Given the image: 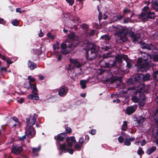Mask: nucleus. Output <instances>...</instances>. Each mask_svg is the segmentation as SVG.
Here are the masks:
<instances>
[{
    "mask_svg": "<svg viewBox=\"0 0 158 158\" xmlns=\"http://www.w3.org/2000/svg\"><path fill=\"white\" fill-rule=\"evenodd\" d=\"M84 138L83 137H81L79 139V143L82 144L84 143Z\"/></svg>",
    "mask_w": 158,
    "mask_h": 158,
    "instance_id": "4d7b16f0",
    "label": "nucleus"
},
{
    "mask_svg": "<svg viewBox=\"0 0 158 158\" xmlns=\"http://www.w3.org/2000/svg\"><path fill=\"white\" fill-rule=\"evenodd\" d=\"M143 9V12H147V11L149 10V7L147 6H145Z\"/></svg>",
    "mask_w": 158,
    "mask_h": 158,
    "instance_id": "6e6d98bb",
    "label": "nucleus"
},
{
    "mask_svg": "<svg viewBox=\"0 0 158 158\" xmlns=\"http://www.w3.org/2000/svg\"><path fill=\"white\" fill-rule=\"evenodd\" d=\"M89 137L88 135H85V140L88 142L89 140Z\"/></svg>",
    "mask_w": 158,
    "mask_h": 158,
    "instance_id": "774afa93",
    "label": "nucleus"
},
{
    "mask_svg": "<svg viewBox=\"0 0 158 158\" xmlns=\"http://www.w3.org/2000/svg\"><path fill=\"white\" fill-rule=\"evenodd\" d=\"M61 48L64 50L61 51L64 54H67L69 53L72 49L71 48V50L67 51L66 49L67 48V45L64 43H62L60 45Z\"/></svg>",
    "mask_w": 158,
    "mask_h": 158,
    "instance_id": "a211bd4d",
    "label": "nucleus"
},
{
    "mask_svg": "<svg viewBox=\"0 0 158 158\" xmlns=\"http://www.w3.org/2000/svg\"><path fill=\"white\" fill-rule=\"evenodd\" d=\"M66 141L67 143V146L71 148L72 147L73 143L76 142L75 137L73 136L70 137H67L66 139Z\"/></svg>",
    "mask_w": 158,
    "mask_h": 158,
    "instance_id": "f8f14e48",
    "label": "nucleus"
},
{
    "mask_svg": "<svg viewBox=\"0 0 158 158\" xmlns=\"http://www.w3.org/2000/svg\"><path fill=\"white\" fill-rule=\"evenodd\" d=\"M26 119L27 127H32L35 123L36 118L35 116L31 115L26 118Z\"/></svg>",
    "mask_w": 158,
    "mask_h": 158,
    "instance_id": "6e6552de",
    "label": "nucleus"
},
{
    "mask_svg": "<svg viewBox=\"0 0 158 158\" xmlns=\"http://www.w3.org/2000/svg\"><path fill=\"white\" fill-rule=\"evenodd\" d=\"M144 90V89H137L138 90L135 92V94L136 95H138V94L139 100H142V99L144 98L143 97H145V100L146 101V97L145 95L142 94L141 92L142 91Z\"/></svg>",
    "mask_w": 158,
    "mask_h": 158,
    "instance_id": "dca6fc26",
    "label": "nucleus"
},
{
    "mask_svg": "<svg viewBox=\"0 0 158 158\" xmlns=\"http://www.w3.org/2000/svg\"><path fill=\"white\" fill-rule=\"evenodd\" d=\"M53 50H55L56 49H59L60 48V47L59 46H57L56 45L54 44L53 46Z\"/></svg>",
    "mask_w": 158,
    "mask_h": 158,
    "instance_id": "052dcab7",
    "label": "nucleus"
},
{
    "mask_svg": "<svg viewBox=\"0 0 158 158\" xmlns=\"http://www.w3.org/2000/svg\"><path fill=\"white\" fill-rule=\"evenodd\" d=\"M83 47L85 48H84L85 49L87 50L86 53L87 59L91 60L95 59L97 56L99 47L89 42H87L84 44Z\"/></svg>",
    "mask_w": 158,
    "mask_h": 158,
    "instance_id": "f03ea898",
    "label": "nucleus"
},
{
    "mask_svg": "<svg viewBox=\"0 0 158 158\" xmlns=\"http://www.w3.org/2000/svg\"><path fill=\"white\" fill-rule=\"evenodd\" d=\"M127 123L126 121H125L123 122V124L122 125V130L123 131H126L127 130Z\"/></svg>",
    "mask_w": 158,
    "mask_h": 158,
    "instance_id": "c85d7f7f",
    "label": "nucleus"
},
{
    "mask_svg": "<svg viewBox=\"0 0 158 158\" xmlns=\"http://www.w3.org/2000/svg\"><path fill=\"white\" fill-rule=\"evenodd\" d=\"M150 76L149 74L147 73L145 75H143V78L142 81H147L149 80L150 78Z\"/></svg>",
    "mask_w": 158,
    "mask_h": 158,
    "instance_id": "72a5a7b5",
    "label": "nucleus"
},
{
    "mask_svg": "<svg viewBox=\"0 0 158 158\" xmlns=\"http://www.w3.org/2000/svg\"><path fill=\"white\" fill-rule=\"evenodd\" d=\"M38 89H32V94L28 95L27 97L30 99L38 100L39 99V97L38 95Z\"/></svg>",
    "mask_w": 158,
    "mask_h": 158,
    "instance_id": "9d476101",
    "label": "nucleus"
},
{
    "mask_svg": "<svg viewBox=\"0 0 158 158\" xmlns=\"http://www.w3.org/2000/svg\"><path fill=\"white\" fill-rule=\"evenodd\" d=\"M60 146V150L63 152L65 153L66 151V147L67 145H66L65 143H64L62 144H58V146Z\"/></svg>",
    "mask_w": 158,
    "mask_h": 158,
    "instance_id": "b1692460",
    "label": "nucleus"
},
{
    "mask_svg": "<svg viewBox=\"0 0 158 158\" xmlns=\"http://www.w3.org/2000/svg\"><path fill=\"white\" fill-rule=\"evenodd\" d=\"M148 19H152L155 16V13L153 12L149 11L148 12Z\"/></svg>",
    "mask_w": 158,
    "mask_h": 158,
    "instance_id": "c756f323",
    "label": "nucleus"
},
{
    "mask_svg": "<svg viewBox=\"0 0 158 158\" xmlns=\"http://www.w3.org/2000/svg\"><path fill=\"white\" fill-rule=\"evenodd\" d=\"M125 61L127 63V67L129 68H130L132 67V65L131 63V60H130L128 59V57H127V58L126 59Z\"/></svg>",
    "mask_w": 158,
    "mask_h": 158,
    "instance_id": "7c9ffc66",
    "label": "nucleus"
},
{
    "mask_svg": "<svg viewBox=\"0 0 158 158\" xmlns=\"http://www.w3.org/2000/svg\"><path fill=\"white\" fill-rule=\"evenodd\" d=\"M132 100L135 103H137L139 102V98L136 96H133L131 98Z\"/></svg>",
    "mask_w": 158,
    "mask_h": 158,
    "instance_id": "e433bc0d",
    "label": "nucleus"
},
{
    "mask_svg": "<svg viewBox=\"0 0 158 158\" xmlns=\"http://www.w3.org/2000/svg\"><path fill=\"white\" fill-rule=\"evenodd\" d=\"M31 89H36V87L35 84H33L30 86Z\"/></svg>",
    "mask_w": 158,
    "mask_h": 158,
    "instance_id": "e2e57ef3",
    "label": "nucleus"
},
{
    "mask_svg": "<svg viewBox=\"0 0 158 158\" xmlns=\"http://www.w3.org/2000/svg\"><path fill=\"white\" fill-rule=\"evenodd\" d=\"M95 33V31L94 30H92L90 31L88 33V35L89 36L93 35Z\"/></svg>",
    "mask_w": 158,
    "mask_h": 158,
    "instance_id": "864d4df0",
    "label": "nucleus"
},
{
    "mask_svg": "<svg viewBox=\"0 0 158 158\" xmlns=\"http://www.w3.org/2000/svg\"><path fill=\"white\" fill-rule=\"evenodd\" d=\"M27 136L26 135V134L24 135H23L22 137H19V139L20 140H24L26 138V136Z\"/></svg>",
    "mask_w": 158,
    "mask_h": 158,
    "instance_id": "8fccbe9b",
    "label": "nucleus"
},
{
    "mask_svg": "<svg viewBox=\"0 0 158 158\" xmlns=\"http://www.w3.org/2000/svg\"><path fill=\"white\" fill-rule=\"evenodd\" d=\"M156 102L158 104V95L156 98ZM153 117L155 118V121L158 125V107L155 109L152 114Z\"/></svg>",
    "mask_w": 158,
    "mask_h": 158,
    "instance_id": "4468645a",
    "label": "nucleus"
},
{
    "mask_svg": "<svg viewBox=\"0 0 158 158\" xmlns=\"http://www.w3.org/2000/svg\"><path fill=\"white\" fill-rule=\"evenodd\" d=\"M116 65V61L115 60H110L109 62L105 63V66L106 67L110 68L114 67Z\"/></svg>",
    "mask_w": 158,
    "mask_h": 158,
    "instance_id": "6ab92c4d",
    "label": "nucleus"
},
{
    "mask_svg": "<svg viewBox=\"0 0 158 158\" xmlns=\"http://www.w3.org/2000/svg\"><path fill=\"white\" fill-rule=\"evenodd\" d=\"M124 143L125 145L127 146H130L131 144V143L130 142V140H129V139L127 138L125 139L124 141Z\"/></svg>",
    "mask_w": 158,
    "mask_h": 158,
    "instance_id": "f704fd0d",
    "label": "nucleus"
},
{
    "mask_svg": "<svg viewBox=\"0 0 158 158\" xmlns=\"http://www.w3.org/2000/svg\"><path fill=\"white\" fill-rule=\"evenodd\" d=\"M152 6L156 11L158 10V1L157 0H152Z\"/></svg>",
    "mask_w": 158,
    "mask_h": 158,
    "instance_id": "412c9836",
    "label": "nucleus"
},
{
    "mask_svg": "<svg viewBox=\"0 0 158 158\" xmlns=\"http://www.w3.org/2000/svg\"><path fill=\"white\" fill-rule=\"evenodd\" d=\"M110 82L111 83H114L116 82L117 85L122 84L121 79L118 77H113L110 79Z\"/></svg>",
    "mask_w": 158,
    "mask_h": 158,
    "instance_id": "f3484780",
    "label": "nucleus"
},
{
    "mask_svg": "<svg viewBox=\"0 0 158 158\" xmlns=\"http://www.w3.org/2000/svg\"><path fill=\"white\" fill-rule=\"evenodd\" d=\"M0 58L2 59V60H6V57L4 55H2L0 53Z\"/></svg>",
    "mask_w": 158,
    "mask_h": 158,
    "instance_id": "680f3d73",
    "label": "nucleus"
},
{
    "mask_svg": "<svg viewBox=\"0 0 158 158\" xmlns=\"http://www.w3.org/2000/svg\"><path fill=\"white\" fill-rule=\"evenodd\" d=\"M148 12H143L140 16V18L143 21H144L148 19Z\"/></svg>",
    "mask_w": 158,
    "mask_h": 158,
    "instance_id": "4be33fe9",
    "label": "nucleus"
},
{
    "mask_svg": "<svg viewBox=\"0 0 158 158\" xmlns=\"http://www.w3.org/2000/svg\"><path fill=\"white\" fill-rule=\"evenodd\" d=\"M156 149V146H152L150 148L147 150L146 153L150 155L154 152Z\"/></svg>",
    "mask_w": 158,
    "mask_h": 158,
    "instance_id": "a878e982",
    "label": "nucleus"
},
{
    "mask_svg": "<svg viewBox=\"0 0 158 158\" xmlns=\"http://www.w3.org/2000/svg\"><path fill=\"white\" fill-rule=\"evenodd\" d=\"M127 56L125 55H117L115 57V59L117 61L120 63L122 62V59H124L125 60L127 58Z\"/></svg>",
    "mask_w": 158,
    "mask_h": 158,
    "instance_id": "2eb2a0df",
    "label": "nucleus"
},
{
    "mask_svg": "<svg viewBox=\"0 0 158 158\" xmlns=\"http://www.w3.org/2000/svg\"><path fill=\"white\" fill-rule=\"evenodd\" d=\"M136 109L135 107L133 106H128L126 110L125 114L128 115H131L135 111Z\"/></svg>",
    "mask_w": 158,
    "mask_h": 158,
    "instance_id": "ddd939ff",
    "label": "nucleus"
},
{
    "mask_svg": "<svg viewBox=\"0 0 158 158\" xmlns=\"http://www.w3.org/2000/svg\"><path fill=\"white\" fill-rule=\"evenodd\" d=\"M142 99V100H139L138 102V105L139 107H143L144 105L145 101V97Z\"/></svg>",
    "mask_w": 158,
    "mask_h": 158,
    "instance_id": "cd10ccee",
    "label": "nucleus"
},
{
    "mask_svg": "<svg viewBox=\"0 0 158 158\" xmlns=\"http://www.w3.org/2000/svg\"><path fill=\"white\" fill-rule=\"evenodd\" d=\"M75 148L76 149H79L81 148V146L78 144L77 143L75 145Z\"/></svg>",
    "mask_w": 158,
    "mask_h": 158,
    "instance_id": "13d9d810",
    "label": "nucleus"
},
{
    "mask_svg": "<svg viewBox=\"0 0 158 158\" xmlns=\"http://www.w3.org/2000/svg\"><path fill=\"white\" fill-rule=\"evenodd\" d=\"M58 94L60 97L65 96L68 93V89H58Z\"/></svg>",
    "mask_w": 158,
    "mask_h": 158,
    "instance_id": "5701e85b",
    "label": "nucleus"
},
{
    "mask_svg": "<svg viewBox=\"0 0 158 158\" xmlns=\"http://www.w3.org/2000/svg\"><path fill=\"white\" fill-rule=\"evenodd\" d=\"M12 24L13 25L17 26L19 24V22L18 20H15L12 22Z\"/></svg>",
    "mask_w": 158,
    "mask_h": 158,
    "instance_id": "de8ad7c7",
    "label": "nucleus"
},
{
    "mask_svg": "<svg viewBox=\"0 0 158 158\" xmlns=\"http://www.w3.org/2000/svg\"><path fill=\"white\" fill-rule=\"evenodd\" d=\"M154 46L151 44H148L147 46L146 45L145 48L149 50L152 49L154 48Z\"/></svg>",
    "mask_w": 158,
    "mask_h": 158,
    "instance_id": "a19ab883",
    "label": "nucleus"
},
{
    "mask_svg": "<svg viewBox=\"0 0 158 158\" xmlns=\"http://www.w3.org/2000/svg\"><path fill=\"white\" fill-rule=\"evenodd\" d=\"M111 31L116 32L114 34L116 35L122 42L125 41L127 40L125 29L121 26L114 27L112 26L110 27Z\"/></svg>",
    "mask_w": 158,
    "mask_h": 158,
    "instance_id": "7ed1b4c3",
    "label": "nucleus"
},
{
    "mask_svg": "<svg viewBox=\"0 0 158 158\" xmlns=\"http://www.w3.org/2000/svg\"><path fill=\"white\" fill-rule=\"evenodd\" d=\"M65 131H66V132L67 134H70L72 132V130L71 128L69 127H66L65 129Z\"/></svg>",
    "mask_w": 158,
    "mask_h": 158,
    "instance_id": "37998d69",
    "label": "nucleus"
},
{
    "mask_svg": "<svg viewBox=\"0 0 158 158\" xmlns=\"http://www.w3.org/2000/svg\"><path fill=\"white\" fill-rule=\"evenodd\" d=\"M75 34L73 32H71L68 35V37L72 40H74Z\"/></svg>",
    "mask_w": 158,
    "mask_h": 158,
    "instance_id": "4c0bfd02",
    "label": "nucleus"
},
{
    "mask_svg": "<svg viewBox=\"0 0 158 158\" xmlns=\"http://www.w3.org/2000/svg\"><path fill=\"white\" fill-rule=\"evenodd\" d=\"M24 101V99L23 98H20V100L18 101L19 103L22 104Z\"/></svg>",
    "mask_w": 158,
    "mask_h": 158,
    "instance_id": "338daca9",
    "label": "nucleus"
},
{
    "mask_svg": "<svg viewBox=\"0 0 158 158\" xmlns=\"http://www.w3.org/2000/svg\"><path fill=\"white\" fill-rule=\"evenodd\" d=\"M64 16L67 18H68L69 20L68 22V25L70 28H73L76 27L77 23L79 21V18L78 17L76 16L73 17L69 13L66 14Z\"/></svg>",
    "mask_w": 158,
    "mask_h": 158,
    "instance_id": "20e7f679",
    "label": "nucleus"
},
{
    "mask_svg": "<svg viewBox=\"0 0 158 158\" xmlns=\"http://www.w3.org/2000/svg\"><path fill=\"white\" fill-rule=\"evenodd\" d=\"M43 35H44V34H43V32H42V30H40V33L39 34V36H40V37H42L43 36Z\"/></svg>",
    "mask_w": 158,
    "mask_h": 158,
    "instance_id": "69168bd1",
    "label": "nucleus"
},
{
    "mask_svg": "<svg viewBox=\"0 0 158 158\" xmlns=\"http://www.w3.org/2000/svg\"><path fill=\"white\" fill-rule=\"evenodd\" d=\"M23 150L21 146L13 145L11 152L17 155L19 154Z\"/></svg>",
    "mask_w": 158,
    "mask_h": 158,
    "instance_id": "9b49d317",
    "label": "nucleus"
},
{
    "mask_svg": "<svg viewBox=\"0 0 158 158\" xmlns=\"http://www.w3.org/2000/svg\"><path fill=\"white\" fill-rule=\"evenodd\" d=\"M80 43L79 40L78 39L77 40H74L73 41L72 44L73 45L74 47H76Z\"/></svg>",
    "mask_w": 158,
    "mask_h": 158,
    "instance_id": "c9c22d12",
    "label": "nucleus"
},
{
    "mask_svg": "<svg viewBox=\"0 0 158 158\" xmlns=\"http://www.w3.org/2000/svg\"><path fill=\"white\" fill-rule=\"evenodd\" d=\"M96 131L95 129H92L89 132V133L92 135H95L96 134Z\"/></svg>",
    "mask_w": 158,
    "mask_h": 158,
    "instance_id": "5fc2aeb1",
    "label": "nucleus"
},
{
    "mask_svg": "<svg viewBox=\"0 0 158 158\" xmlns=\"http://www.w3.org/2000/svg\"><path fill=\"white\" fill-rule=\"evenodd\" d=\"M28 79L31 82H34L35 81V79L33 78H31V76H28Z\"/></svg>",
    "mask_w": 158,
    "mask_h": 158,
    "instance_id": "603ef678",
    "label": "nucleus"
},
{
    "mask_svg": "<svg viewBox=\"0 0 158 158\" xmlns=\"http://www.w3.org/2000/svg\"><path fill=\"white\" fill-rule=\"evenodd\" d=\"M25 133L27 137L29 139L33 138L36 134V131L35 129L32 126H30L27 128Z\"/></svg>",
    "mask_w": 158,
    "mask_h": 158,
    "instance_id": "423d86ee",
    "label": "nucleus"
},
{
    "mask_svg": "<svg viewBox=\"0 0 158 158\" xmlns=\"http://www.w3.org/2000/svg\"><path fill=\"white\" fill-rule=\"evenodd\" d=\"M118 142L120 143H122L123 142L124 139L122 136H119L118 138Z\"/></svg>",
    "mask_w": 158,
    "mask_h": 158,
    "instance_id": "a18cd8bd",
    "label": "nucleus"
},
{
    "mask_svg": "<svg viewBox=\"0 0 158 158\" xmlns=\"http://www.w3.org/2000/svg\"><path fill=\"white\" fill-rule=\"evenodd\" d=\"M66 136V133L64 132L58 134L57 136H54V139L56 140V143L57 146H58V144H60V142L64 141Z\"/></svg>",
    "mask_w": 158,
    "mask_h": 158,
    "instance_id": "0eeeda50",
    "label": "nucleus"
},
{
    "mask_svg": "<svg viewBox=\"0 0 158 158\" xmlns=\"http://www.w3.org/2000/svg\"><path fill=\"white\" fill-rule=\"evenodd\" d=\"M130 20V19L129 18H125L124 19L123 23H127L129 22Z\"/></svg>",
    "mask_w": 158,
    "mask_h": 158,
    "instance_id": "bf43d9fd",
    "label": "nucleus"
},
{
    "mask_svg": "<svg viewBox=\"0 0 158 158\" xmlns=\"http://www.w3.org/2000/svg\"><path fill=\"white\" fill-rule=\"evenodd\" d=\"M143 75L142 74H137L134 78L129 79L127 81L128 84H133L136 81H142Z\"/></svg>",
    "mask_w": 158,
    "mask_h": 158,
    "instance_id": "39448f33",
    "label": "nucleus"
},
{
    "mask_svg": "<svg viewBox=\"0 0 158 158\" xmlns=\"http://www.w3.org/2000/svg\"><path fill=\"white\" fill-rule=\"evenodd\" d=\"M138 89H144L146 88V86L143 83H141L137 87Z\"/></svg>",
    "mask_w": 158,
    "mask_h": 158,
    "instance_id": "58836bf2",
    "label": "nucleus"
},
{
    "mask_svg": "<svg viewBox=\"0 0 158 158\" xmlns=\"http://www.w3.org/2000/svg\"><path fill=\"white\" fill-rule=\"evenodd\" d=\"M13 120H14L15 122H16L19 125V120L17 117H14L13 118Z\"/></svg>",
    "mask_w": 158,
    "mask_h": 158,
    "instance_id": "0e129e2a",
    "label": "nucleus"
},
{
    "mask_svg": "<svg viewBox=\"0 0 158 158\" xmlns=\"http://www.w3.org/2000/svg\"><path fill=\"white\" fill-rule=\"evenodd\" d=\"M101 39L105 40H108L110 39V38L109 35H105L102 36L101 37Z\"/></svg>",
    "mask_w": 158,
    "mask_h": 158,
    "instance_id": "2f4dec72",
    "label": "nucleus"
},
{
    "mask_svg": "<svg viewBox=\"0 0 158 158\" xmlns=\"http://www.w3.org/2000/svg\"><path fill=\"white\" fill-rule=\"evenodd\" d=\"M88 82L87 80H81L80 81V83L81 85V87L82 88L85 89L86 87V84Z\"/></svg>",
    "mask_w": 158,
    "mask_h": 158,
    "instance_id": "bb28decb",
    "label": "nucleus"
},
{
    "mask_svg": "<svg viewBox=\"0 0 158 158\" xmlns=\"http://www.w3.org/2000/svg\"><path fill=\"white\" fill-rule=\"evenodd\" d=\"M137 153L138 155L140 156L142 154H144V152L142 149H141L140 148H139L138 150Z\"/></svg>",
    "mask_w": 158,
    "mask_h": 158,
    "instance_id": "ea45409f",
    "label": "nucleus"
},
{
    "mask_svg": "<svg viewBox=\"0 0 158 158\" xmlns=\"http://www.w3.org/2000/svg\"><path fill=\"white\" fill-rule=\"evenodd\" d=\"M28 65L30 69L31 70L34 69L36 67V65L35 64L32 62L30 60L28 61Z\"/></svg>",
    "mask_w": 158,
    "mask_h": 158,
    "instance_id": "393cba45",
    "label": "nucleus"
},
{
    "mask_svg": "<svg viewBox=\"0 0 158 158\" xmlns=\"http://www.w3.org/2000/svg\"><path fill=\"white\" fill-rule=\"evenodd\" d=\"M69 5L72 6L74 3V0H66Z\"/></svg>",
    "mask_w": 158,
    "mask_h": 158,
    "instance_id": "09e8293b",
    "label": "nucleus"
},
{
    "mask_svg": "<svg viewBox=\"0 0 158 158\" xmlns=\"http://www.w3.org/2000/svg\"><path fill=\"white\" fill-rule=\"evenodd\" d=\"M130 35L132 38L133 41L136 44L140 43L141 40L140 38V35L139 34H137L135 35V33L134 32L130 33Z\"/></svg>",
    "mask_w": 158,
    "mask_h": 158,
    "instance_id": "1a4fd4ad",
    "label": "nucleus"
},
{
    "mask_svg": "<svg viewBox=\"0 0 158 158\" xmlns=\"http://www.w3.org/2000/svg\"><path fill=\"white\" fill-rule=\"evenodd\" d=\"M70 61L71 63L74 64L75 66L79 67L81 66V64L80 63L77 59H71Z\"/></svg>",
    "mask_w": 158,
    "mask_h": 158,
    "instance_id": "aec40b11",
    "label": "nucleus"
},
{
    "mask_svg": "<svg viewBox=\"0 0 158 158\" xmlns=\"http://www.w3.org/2000/svg\"><path fill=\"white\" fill-rule=\"evenodd\" d=\"M140 45L142 48H146V45L147 46V44L144 43H142Z\"/></svg>",
    "mask_w": 158,
    "mask_h": 158,
    "instance_id": "3c124183",
    "label": "nucleus"
},
{
    "mask_svg": "<svg viewBox=\"0 0 158 158\" xmlns=\"http://www.w3.org/2000/svg\"><path fill=\"white\" fill-rule=\"evenodd\" d=\"M98 10L99 12V15H98V19L99 21H100V20H101L102 17V12L100 11V10L99 9V7L98 8Z\"/></svg>",
    "mask_w": 158,
    "mask_h": 158,
    "instance_id": "79ce46f5",
    "label": "nucleus"
},
{
    "mask_svg": "<svg viewBox=\"0 0 158 158\" xmlns=\"http://www.w3.org/2000/svg\"><path fill=\"white\" fill-rule=\"evenodd\" d=\"M66 151L71 154H73L74 151L73 149L69 148H68L66 150Z\"/></svg>",
    "mask_w": 158,
    "mask_h": 158,
    "instance_id": "49530a36",
    "label": "nucleus"
},
{
    "mask_svg": "<svg viewBox=\"0 0 158 158\" xmlns=\"http://www.w3.org/2000/svg\"><path fill=\"white\" fill-rule=\"evenodd\" d=\"M32 149L33 153H36V152L40 151L41 149V147L39 146L37 148H32Z\"/></svg>",
    "mask_w": 158,
    "mask_h": 158,
    "instance_id": "473e14b6",
    "label": "nucleus"
},
{
    "mask_svg": "<svg viewBox=\"0 0 158 158\" xmlns=\"http://www.w3.org/2000/svg\"><path fill=\"white\" fill-rule=\"evenodd\" d=\"M143 58H139L136 64L138 69L141 72L146 71L148 69L149 65L148 60L149 57L152 59L153 61H156L158 60V55L157 54L148 55V54L143 53Z\"/></svg>",
    "mask_w": 158,
    "mask_h": 158,
    "instance_id": "f257e3e1",
    "label": "nucleus"
},
{
    "mask_svg": "<svg viewBox=\"0 0 158 158\" xmlns=\"http://www.w3.org/2000/svg\"><path fill=\"white\" fill-rule=\"evenodd\" d=\"M47 36L52 39H54L55 38L54 36L52 35L51 33L50 32H48L47 34Z\"/></svg>",
    "mask_w": 158,
    "mask_h": 158,
    "instance_id": "c03bdc74",
    "label": "nucleus"
}]
</instances>
